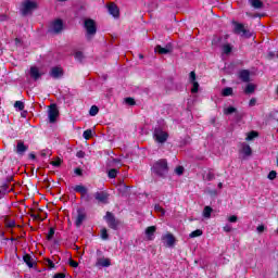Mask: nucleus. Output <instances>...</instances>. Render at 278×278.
<instances>
[{"label":"nucleus","instance_id":"1","mask_svg":"<svg viewBox=\"0 0 278 278\" xmlns=\"http://www.w3.org/2000/svg\"><path fill=\"white\" fill-rule=\"evenodd\" d=\"M152 170L157 177L166 179L168 175V161L166 159H161L153 164Z\"/></svg>","mask_w":278,"mask_h":278},{"label":"nucleus","instance_id":"2","mask_svg":"<svg viewBox=\"0 0 278 278\" xmlns=\"http://www.w3.org/2000/svg\"><path fill=\"white\" fill-rule=\"evenodd\" d=\"M103 220H105L109 229H112L113 231H118L121 229V225H123V222L116 218V215L110 211L105 213Z\"/></svg>","mask_w":278,"mask_h":278},{"label":"nucleus","instance_id":"3","mask_svg":"<svg viewBox=\"0 0 278 278\" xmlns=\"http://www.w3.org/2000/svg\"><path fill=\"white\" fill-rule=\"evenodd\" d=\"M233 25V34L237 36H241L242 38H253V31H250L248 28L244 27V24L240 22L232 21Z\"/></svg>","mask_w":278,"mask_h":278},{"label":"nucleus","instance_id":"4","mask_svg":"<svg viewBox=\"0 0 278 278\" xmlns=\"http://www.w3.org/2000/svg\"><path fill=\"white\" fill-rule=\"evenodd\" d=\"M84 27L86 29L87 40H92V38L97 36V22H94L92 18H87L84 22Z\"/></svg>","mask_w":278,"mask_h":278},{"label":"nucleus","instance_id":"5","mask_svg":"<svg viewBox=\"0 0 278 278\" xmlns=\"http://www.w3.org/2000/svg\"><path fill=\"white\" fill-rule=\"evenodd\" d=\"M62 31H64V21H62V18L52 22L48 29L49 34H54L55 36L62 34Z\"/></svg>","mask_w":278,"mask_h":278},{"label":"nucleus","instance_id":"6","mask_svg":"<svg viewBox=\"0 0 278 278\" xmlns=\"http://www.w3.org/2000/svg\"><path fill=\"white\" fill-rule=\"evenodd\" d=\"M153 138L155 142H159V144H164L166 140H168V132L164 131L162 128H155L153 132Z\"/></svg>","mask_w":278,"mask_h":278},{"label":"nucleus","instance_id":"7","mask_svg":"<svg viewBox=\"0 0 278 278\" xmlns=\"http://www.w3.org/2000/svg\"><path fill=\"white\" fill-rule=\"evenodd\" d=\"M38 3L31 1V0H26L23 3V7L21 9V13L23 16H27V14H30V12H34V10H37Z\"/></svg>","mask_w":278,"mask_h":278},{"label":"nucleus","instance_id":"8","mask_svg":"<svg viewBox=\"0 0 278 278\" xmlns=\"http://www.w3.org/2000/svg\"><path fill=\"white\" fill-rule=\"evenodd\" d=\"M58 116H60V110H58V104H51L48 110L49 123H56Z\"/></svg>","mask_w":278,"mask_h":278},{"label":"nucleus","instance_id":"9","mask_svg":"<svg viewBox=\"0 0 278 278\" xmlns=\"http://www.w3.org/2000/svg\"><path fill=\"white\" fill-rule=\"evenodd\" d=\"M27 151H29V146L25 144V141L18 140L16 147L14 148V153L20 157H23Z\"/></svg>","mask_w":278,"mask_h":278},{"label":"nucleus","instance_id":"10","mask_svg":"<svg viewBox=\"0 0 278 278\" xmlns=\"http://www.w3.org/2000/svg\"><path fill=\"white\" fill-rule=\"evenodd\" d=\"M189 84L192 85L191 93L197 94V92H199V81H197V72L191 71L189 73Z\"/></svg>","mask_w":278,"mask_h":278},{"label":"nucleus","instance_id":"11","mask_svg":"<svg viewBox=\"0 0 278 278\" xmlns=\"http://www.w3.org/2000/svg\"><path fill=\"white\" fill-rule=\"evenodd\" d=\"M161 240L162 242H164L165 247H167L168 249L175 247V242H177V240L175 239V236L170 232L163 235Z\"/></svg>","mask_w":278,"mask_h":278},{"label":"nucleus","instance_id":"12","mask_svg":"<svg viewBox=\"0 0 278 278\" xmlns=\"http://www.w3.org/2000/svg\"><path fill=\"white\" fill-rule=\"evenodd\" d=\"M96 201H99V203L108 204V199H110V193L105 191H98L94 193Z\"/></svg>","mask_w":278,"mask_h":278},{"label":"nucleus","instance_id":"13","mask_svg":"<svg viewBox=\"0 0 278 278\" xmlns=\"http://www.w3.org/2000/svg\"><path fill=\"white\" fill-rule=\"evenodd\" d=\"M49 75L53 79H60V77H64V70L60 66H54L51 68Z\"/></svg>","mask_w":278,"mask_h":278},{"label":"nucleus","instance_id":"14","mask_svg":"<svg viewBox=\"0 0 278 278\" xmlns=\"http://www.w3.org/2000/svg\"><path fill=\"white\" fill-rule=\"evenodd\" d=\"M155 53H159L160 55H166L173 51V46L170 43H167L165 48L162 46L157 45L154 48Z\"/></svg>","mask_w":278,"mask_h":278},{"label":"nucleus","instance_id":"15","mask_svg":"<svg viewBox=\"0 0 278 278\" xmlns=\"http://www.w3.org/2000/svg\"><path fill=\"white\" fill-rule=\"evenodd\" d=\"M84 220H86V213H84V211H81V208H78L77 216L75 218V225H76L77 229H79V227H81V225H84Z\"/></svg>","mask_w":278,"mask_h":278},{"label":"nucleus","instance_id":"16","mask_svg":"<svg viewBox=\"0 0 278 278\" xmlns=\"http://www.w3.org/2000/svg\"><path fill=\"white\" fill-rule=\"evenodd\" d=\"M238 77L243 84H249L251 81V72L249 70H241L238 73Z\"/></svg>","mask_w":278,"mask_h":278},{"label":"nucleus","instance_id":"17","mask_svg":"<svg viewBox=\"0 0 278 278\" xmlns=\"http://www.w3.org/2000/svg\"><path fill=\"white\" fill-rule=\"evenodd\" d=\"M108 10H109V14H111V16H114V18H118V16H121V10L116 4L111 3L108 7Z\"/></svg>","mask_w":278,"mask_h":278},{"label":"nucleus","instance_id":"18","mask_svg":"<svg viewBox=\"0 0 278 278\" xmlns=\"http://www.w3.org/2000/svg\"><path fill=\"white\" fill-rule=\"evenodd\" d=\"M157 231V227L150 226L146 228V236L148 240H155V232Z\"/></svg>","mask_w":278,"mask_h":278},{"label":"nucleus","instance_id":"19","mask_svg":"<svg viewBox=\"0 0 278 278\" xmlns=\"http://www.w3.org/2000/svg\"><path fill=\"white\" fill-rule=\"evenodd\" d=\"M30 77H31L35 81H38V79H40V77H42V74L40 73V70H38V67L31 66V67H30Z\"/></svg>","mask_w":278,"mask_h":278},{"label":"nucleus","instance_id":"20","mask_svg":"<svg viewBox=\"0 0 278 278\" xmlns=\"http://www.w3.org/2000/svg\"><path fill=\"white\" fill-rule=\"evenodd\" d=\"M240 152L243 153V155H245L247 157L253 155V150L251 149V146H249V143H242Z\"/></svg>","mask_w":278,"mask_h":278},{"label":"nucleus","instance_id":"21","mask_svg":"<svg viewBox=\"0 0 278 278\" xmlns=\"http://www.w3.org/2000/svg\"><path fill=\"white\" fill-rule=\"evenodd\" d=\"M96 266H102L103 268H109V266H112V261H110V258H98Z\"/></svg>","mask_w":278,"mask_h":278},{"label":"nucleus","instance_id":"22","mask_svg":"<svg viewBox=\"0 0 278 278\" xmlns=\"http://www.w3.org/2000/svg\"><path fill=\"white\" fill-rule=\"evenodd\" d=\"M23 260H24L25 264L28 266V268H34V264H36V262L34 261L31 255L26 253L23 255Z\"/></svg>","mask_w":278,"mask_h":278},{"label":"nucleus","instance_id":"23","mask_svg":"<svg viewBox=\"0 0 278 278\" xmlns=\"http://www.w3.org/2000/svg\"><path fill=\"white\" fill-rule=\"evenodd\" d=\"M250 5L254 8V10H262L264 8V2L262 0H248Z\"/></svg>","mask_w":278,"mask_h":278},{"label":"nucleus","instance_id":"24","mask_svg":"<svg viewBox=\"0 0 278 278\" xmlns=\"http://www.w3.org/2000/svg\"><path fill=\"white\" fill-rule=\"evenodd\" d=\"M74 190L76 192H79V194H81V197H86V194H88V188H86V186H84V185H76L74 187Z\"/></svg>","mask_w":278,"mask_h":278},{"label":"nucleus","instance_id":"25","mask_svg":"<svg viewBox=\"0 0 278 278\" xmlns=\"http://www.w3.org/2000/svg\"><path fill=\"white\" fill-rule=\"evenodd\" d=\"M212 212H214V208H212V206H205L203 210V217L212 218Z\"/></svg>","mask_w":278,"mask_h":278},{"label":"nucleus","instance_id":"26","mask_svg":"<svg viewBox=\"0 0 278 278\" xmlns=\"http://www.w3.org/2000/svg\"><path fill=\"white\" fill-rule=\"evenodd\" d=\"M236 112H238V109L236 106H228L224 109V114L226 116H231V114H236Z\"/></svg>","mask_w":278,"mask_h":278},{"label":"nucleus","instance_id":"27","mask_svg":"<svg viewBox=\"0 0 278 278\" xmlns=\"http://www.w3.org/2000/svg\"><path fill=\"white\" fill-rule=\"evenodd\" d=\"M232 94H233V88L231 87H226L222 90L223 97H231Z\"/></svg>","mask_w":278,"mask_h":278},{"label":"nucleus","instance_id":"28","mask_svg":"<svg viewBox=\"0 0 278 278\" xmlns=\"http://www.w3.org/2000/svg\"><path fill=\"white\" fill-rule=\"evenodd\" d=\"M257 136H260V132H257V131H255V130H251V131L248 134L245 140H248V141L255 140V138H257Z\"/></svg>","mask_w":278,"mask_h":278},{"label":"nucleus","instance_id":"29","mask_svg":"<svg viewBox=\"0 0 278 278\" xmlns=\"http://www.w3.org/2000/svg\"><path fill=\"white\" fill-rule=\"evenodd\" d=\"M244 92H245V94H253V92H255V85L248 84L244 89Z\"/></svg>","mask_w":278,"mask_h":278},{"label":"nucleus","instance_id":"30","mask_svg":"<svg viewBox=\"0 0 278 278\" xmlns=\"http://www.w3.org/2000/svg\"><path fill=\"white\" fill-rule=\"evenodd\" d=\"M117 175H118V169L116 168H111L108 173L109 179H116Z\"/></svg>","mask_w":278,"mask_h":278},{"label":"nucleus","instance_id":"31","mask_svg":"<svg viewBox=\"0 0 278 278\" xmlns=\"http://www.w3.org/2000/svg\"><path fill=\"white\" fill-rule=\"evenodd\" d=\"M201 236H203V230L197 229L189 235V238H201Z\"/></svg>","mask_w":278,"mask_h":278},{"label":"nucleus","instance_id":"32","mask_svg":"<svg viewBox=\"0 0 278 278\" xmlns=\"http://www.w3.org/2000/svg\"><path fill=\"white\" fill-rule=\"evenodd\" d=\"M231 51H233V47H231L229 43L223 46V53H225V55H229Z\"/></svg>","mask_w":278,"mask_h":278},{"label":"nucleus","instance_id":"33","mask_svg":"<svg viewBox=\"0 0 278 278\" xmlns=\"http://www.w3.org/2000/svg\"><path fill=\"white\" fill-rule=\"evenodd\" d=\"M14 108L18 110V112H23V110H25V103H23V101L17 100L14 103Z\"/></svg>","mask_w":278,"mask_h":278},{"label":"nucleus","instance_id":"34","mask_svg":"<svg viewBox=\"0 0 278 278\" xmlns=\"http://www.w3.org/2000/svg\"><path fill=\"white\" fill-rule=\"evenodd\" d=\"M100 236L102 240H110V235L108 233V228H102L100 230Z\"/></svg>","mask_w":278,"mask_h":278},{"label":"nucleus","instance_id":"35","mask_svg":"<svg viewBox=\"0 0 278 278\" xmlns=\"http://www.w3.org/2000/svg\"><path fill=\"white\" fill-rule=\"evenodd\" d=\"M53 236H55V228L51 227L48 231V235H47V240L48 241H51L53 240Z\"/></svg>","mask_w":278,"mask_h":278},{"label":"nucleus","instance_id":"36","mask_svg":"<svg viewBox=\"0 0 278 278\" xmlns=\"http://www.w3.org/2000/svg\"><path fill=\"white\" fill-rule=\"evenodd\" d=\"M89 114H90L91 116H97V114H99V106L92 105V106L90 108V110H89Z\"/></svg>","mask_w":278,"mask_h":278},{"label":"nucleus","instance_id":"37","mask_svg":"<svg viewBox=\"0 0 278 278\" xmlns=\"http://www.w3.org/2000/svg\"><path fill=\"white\" fill-rule=\"evenodd\" d=\"M83 137L85 138V140H90V138H92V129H87L83 132Z\"/></svg>","mask_w":278,"mask_h":278},{"label":"nucleus","instance_id":"38","mask_svg":"<svg viewBox=\"0 0 278 278\" xmlns=\"http://www.w3.org/2000/svg\"><path fill=\"white\" fill-rule=\"evenodd\" d=\"M75 60H78V62H81L84 60V52L78 51L74 54Z\"/></svg>","mask_w":278,"mask_h":278},{"label":"nucleus","instance_id":"39","mask_svg":"<svg viewBox=\"0 0 278 278\" xmlns=\"http://www.w3.org/2000/svg\"><path fill=\"white\" fill-rule=\"evenodd\" d=\"M125 103L127 105H136V100L131 97L125 98Z\"/></svg>","mask_w":278,"mask_h":278},{"label":"nucleus","instance_id":"40","mask_svg":"<svg viewBox=\"0 0 278 278\" xmlns=\"http://www.w3.org/2000/svg\"><path fill=\"white\" fill-rule=\"evenodd\" d=\"M267 178L270 179V181H273L274 179H277V172L276 170L269 172Z\"/></svg>","mask_w":278,"mask_h":278},{"label":"nucleus","instance_id":"41","mask_svg":"<svg viewBox=\"0 0 278 278\" xmlns=\"http://www.w3.org/2000/svg\"><path fill=\"white\" fill-rule=\"evenodd\" d=\"M155 212H161V214L165 215L166 211H164V207H162L160 204L154 205Z\"/></svg>","mask_w":278,"mask_h":278},{"label":"nucleus","instance_id":"42","mask_svg":"<svg viewBox=\"0 0 278 278\" xmlns=\"http://www.w3.org/2000/svg\"><path fill=\"white\" fill-rule=\"evenodd\" d=\"M213 179H216V175H214L212 173V170H210L207 174H206V181H213Z\"/></svg>","mask_w":278,"mask_h":278},{"label":"nucleus","instance_id":"43","mask_svg":"<svg viewBox=\"0 0 278 278\" xmlns=\"http://www.w3.org/2000/svg\"><path fill=\"white\" fill-rule=\"evenodd\" d=\"M50 164L51 166L59 167V166H62V161L61 159H56L55 161H52Z\"/></svg>","mask_w":278,"mask_h":278},{"label":"nucleus","instance_id":"44","mask_svg":"<svg viewBox=\"0 0 278 278\" xmlns=\"http://www.w3.org/2000/svg\"><path fill=\"white\" fill-rule=\"evenodd\" d=\"M68 264H70V266H72V268H77L79 266V263H77L73 258H70Z\"/></svg>","mask_w":278,"mask_h":278},{"label":"nucleus","instance_id":"45","mask_svg":"<svg viewBox=\"0 0 278 278\" xmlns=\"http://www.w3.org/2000/svg\"><path fill=\"white\" fill-rule=\"evenodd\" d=\"M175 173L176 175H184V166H177Z\"/></svg>","mask_w":278,"mask_h":278},{"label":"nucleus","instance_id":"46","mask_svg":"<svg viewBox=\"0 0 278 278\" xmlns=\"http://www.w3.org/2000/svg\"><path fill=\"white\" fill-rule=\"evenodd\" d=\"M74 173H75V175H77L78 177H81V176L84 175V170H83L81 168H79V167H76V168L74 169Z\"/></svg>","mask_w":278,"mask_h":278},{"label":"nucleus","instance_id":"47","mask_svg":"<svg viewBox=\"0 0 278 278\" xmlns=\"http://www.w3.org/2000/svg\"><path fill=\"white\" fill-rule=\"evenodd\" d=\"M47 264H48V268H55V263H53V261H51V258H47L46 260Z\"/></svg>","mask_w":278,"mask_h":278},{"label":"nucleus","instance_id":"48","mask_svg":"<svg viewBox=\"0 0 278 278\" xmlns=\"http://www.w3.org/2000/svg\"><path fill=\"white\" fill-rule=\"evenodd\" d=\"M265 230H266V227L264 225H260L256 227V231L258 233H264Z\"/></svg>","mask_w":278,"mask_h":278},{"label":"nucleus","instance_id":"49","mask_svg":"<svg viewBox=\"0 0 278 278\" xmlns=\"http://www.w3.org/2000/svg\"><path fill=\"white\" fill-rule=\"evenodd\" d=\"M7 227H9V229H14V227H16V222L10 220L9 223H7Z\"/></svg>","mask_w":278,"mask_h":278},{"label":"nucleus","instance_id":"50","mask_svg":"<svg viewBox=\"0 0 278 278\" xmlns=\"http://www.w3.org/2000/svg\"><path fill=\"white\" fill-rule=\"evenodd\" d=\"M277 55V53L276 52H273V51H269L268 53H267V60H274V58Z\"/></svg>","mask_w":278,"mask_h":278},{"label":"nucleus","instance_id":"51","mask_svg":"<svg viewBox=\"0 0 278 278\" xmlns=\"http://www.w3.org/2000/svg\"><path fill=\"white\" fill-rule=\"evenodd\" d=\"M1 188H2V190H4V192H12V189L9 190L10 185H8V184H3V185L1 186Z\"/></svg>","mask_w":278,"mask_h":278},{"label":"nucleus","instance_id":"52","mask_svg":"<svg viewBox=\"0 0 278 278\" xmlns=\"http://www.w3.org/2000/svg\"><path fill=\"white\" fill-rule=\"evenodd\" d=\"M229 223H238V216L236 215H231L230 217H228Z\"/></svg>","mask_w":278,"mask_h":278},{"label":"nucleus","instance_id":"53","mask_svg":"<svg viewBox=\"0 0 278 278\" xmlns=\"http://www.w3.org/2000/svg\"><path fill=\"white\" fill-rule=\"evenodd\" d=\"M76 157H79V159H84V157H86V152H84V151H78L77 153H76Z\"/></svg>","mask_w":278,"mask_h":278},{"label":"nucleus","instance_id":"54","mask_svg":"<svg viewBox=\"0 0 278 278\" xmlns=\"http://www.w3.org/2000/svg\"><path fill=\"white\" fill-rule=\"evenodd\" d=\"M30 216H31V218L34 219V220H45V218H41L40 217V215H36V214H30Z\"/></svg>","mask_w":278,"mask_h":278},{"label":"nucleus","instance_id":"55","mask_svg":"<svg viewBox=\"0 0 278 278\" xmlns=\"http://www.w3.org/2000/svg\"><path fill=\"white\" fill-rule=\"evenodd\" d=\"M53 278H66V274L64 273H58L53 276Z\"/></svg>","mask_w":278,"mask_h":278},{"label":"nucleus","instance_id":"56","mask_svg":"<svg viewBox=\"0 0 278 278\" xmlns=\"http://www.w3.org/2000/svg\"><path fill=\"white\" fill-rule=\"evenodd\" d=\"M256 103H257V100H256L255 98H252V99L249 101L250 108H253Z\"/></svg>","mask_w":278,"mask_h":278},{"label":"nucleus","instance_id":"57","mask_svg":"<svg viewBox=\"0 0 278 278\" xmlns=\"http://www.w3.org/2000/svg\"><path fill=\"white\" fill-rule=\"evenodd\" d=\"M223 230H224L226 233H230V231H231V226L226 225V226L223 227Z\"/></svg>","mask_w":278,"mask_h":278},{"label":"nucleus","instance_id":"58","mask_svg":"<svg viewBox=\"0 0 278 278\" xmlns=\"http://www.w3.org/2000/svg\"><path fill=\"white\" fill-rule=\"evenodd\" d=\"M28 157H29V160H36V153L30 152V153L28 154Z\"/></svg>","mask_w":278,"mask_h":278},{"label":"nucleus","instance_id":"59","mask_svg":"<svg viewBox=\"0 0 278 278\" xmlns=\"http://www.w3.org/2000/svg\"><path fill=\"white\" fill-rule=\"evenodd\" d=\"M12 181H14V177H13V176H9V177L7 178V182H8V184H12Z\"/></svg>","mask_w":278,"mask_h":278},{"label":"nucleus","instance_id":"60","mask_svg":"<svg viewBox=\"0 0 278 278\" xmlns=\"http://www.w3.org/2000/svg\"><path fill=\"white\" fill-rule=\"evenodd\" d=\"M40 155H41V157H47V150H42Z\"/></svg>","mask_w":278,"mask_h":278},{"label":"nucleus","instance_id":"61","mask_svg":"<svg viewBox=\"0 0 278 278\" xmlns=\"http://www.w3.org/2000/svg\"><path fill=\"white\" fill-rule=\"evenodd\" d=\"M139 60H144V55L143 54H139Z\"/></svg>","mask_w":278,"mask_h":278},{"label":"nucleus","instance_id":"62","mask_svg":"<svg viewBox=\"0 0 278 278\" xmlns=\"http://www.w3.org/2000/svg\"><path fill=\"white\" fill-rule=\"evenodd\" d=\"M21 40L18 38H15V43L18 45Z\"/></svg>","mask_w":278,"mask_h":278},{"label":"nucleus","instance_id":"63","mask_svg":"<svg viewBox=\"0 0 278 278\" xmlns=\"http://www.w3.org/2000/svg\"><path fill=\"white\" fill-rule=\"evenodd\" d=\"M218 188L220 189V188H223V182H218Z\"/></svg>","mask_w":278,"mask_h":278},{"label":"nucleus","instance_id":"64","mask_svg":"<svg viewBox=\"0 0 278 278\" xmlns=\"http://www.w3.org/2000/svg\"><path fill=\"white\" fill-rule=\"evenodd\" d=\"M38 212H42V208H38Z\"/></svg>","mask_w":278,"mask_h":278}]
</instances>
